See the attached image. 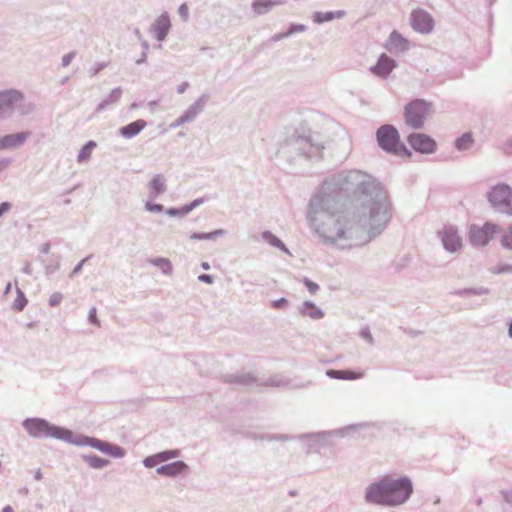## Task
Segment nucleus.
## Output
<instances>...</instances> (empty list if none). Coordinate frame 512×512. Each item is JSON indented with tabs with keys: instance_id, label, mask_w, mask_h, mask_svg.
Instances as JSON below:
<instances>
[{
	"instance_id": "0eeeda50",
	"label": "nucleus",
	"mask_w": 512,
	"mask_h": 512,
	"mask_svg": "<svg viewBox=\"0 0 512 512\" xmlns=\"http://www.w3.org/2000/svg\"><path fill=\"white\" fill-rule=\"evenodd\" d=\"M364 202L370 207V217L374 224H386L390 220V207L386 202L374 201L371 197Z\"/></svg>"
},
{
	"instance_id": "bb28decb",
	"label": "nucleus",
	"mask_w": 512,
	"mask_h": 512,
	"mask_svg": "<svg viewBox=\"0 0 512 512\" xmlns=\"http://www.w3.org/2000/svg\"><path fill=\"white\" fill-rule=\"evenodd\" d=\"M501 243L505 248L512 249V227L503 234Z\"/></svg>"
},
{
	"instance_id": "423d86ee",
	"label": "nucleus",
	"mask_w": 512,
	"mask_h": 512,
	"mask_svg": "<svg viewBox=\"0 0 512 512\" xmlns=\"http://www.w3.org/2000/svg\"><path fill=\"white\" fill-rule=\"evenodd\" d=\"M489 201L494 207H504L512 213V191L508 186H495L489 193Z\"/></svg>"
},
{
	"instance_id": "4c0bfd02",
	"label": "nucleus",
	"mask_w": 512,
	"mask_h": 512,
	"mask_svg": "<svg viewBox=\"0 0 512 512\" xmlns=\"http://www.w3.org/2000/svg\"><path fill=\"white\" fill-rule=\"evenodd\" d=\"M310 316L315 319H319L323 316V313L320 310H315L310 313Z\"/></svg>"
},
{
	"instance_id": "f03ea898",
	"label": "nucleus",
	"mask_w": 512,
	"mask_h": 512,
	"mask_svg": "<svg viewBox=\"0 0 512 512\" xmlns=\"http://www.w3.org/2000/svg\"><path fill=\"white\" fill-rule=\"evenodd\" d=\"M412 490V484L407 478L386 476L367 488L366 500L375 504L399 505L410 497Z\"/></svg>"
},
{
	"instance_id": "a878e982",
	"label": "nucleus",
	"mask_w": 512,
	"mask_h": 512,
	"mask_svg": "<svg viewBox=\"0 0 512 512\" xmlns=\"http://www.w3.org/2000/svg\"><path fill=\"white\" fill-rule=\"evenodd\" d=\"M26 304H27V299H26L25 295L23 294V292L18 290L17 291V297H16V299L13 302V309L15 311L20 312V311H22L24 309Z\"/></svg>"
},
{
	"instance_id": "5701e85b",
	"label": "nucleus",
	"mask_w": 512,
	"mask_h": 512,
	"mask_svg": "<svg viewBox=\"0 0 512 512\" xmlns=\"http://www.w3.org/2000/svg\"><path fill=\"white\" fill-rule=\"evenodd\" d=\"M84 461L92 468L100 469L108 464V460L103 459L97 455H86L83 457Z\"/></svg>"
},
{
	"instance_id": "7ed1b4c3",
	"label": "nucleus",
	"mask_w": 512,
	"mask_h": 512,
	"mask_svg": "<svg viewBox=\"0 0 512 512\" xmlns=\"http://www.w3.org/2000/svg\"><path fill=\"white\" fill-rule=\"evenodd\" d=\"M377 141L379 146L387 151L399 156H411V152L400 141V136L392 125H383L377 130Z\"/></svg>"
},
{
	"instance_id": "c9c22d12",
	"label": "nucleus",
	"mask_w": 512,
	"mask_h": 512,
	"mask_svg": "<svg viewBox=\"0 0 512 512\" xmlns=\"http://www.w3.org/2000/svg\"><path fill=\"white\" fill-rule=\"evenodd\" d=\"M10 208H11V205L8 202H3L2 204H0V217L4 213L8 212L10 210Z\"/></svg>"
},
{
	"instance_id": "4be33fe9",
	"label": "nucleus",
	"mask_w": 512,
	"mask_h": 512,
	"mask_svg": "<svg viewBox=\"0 0 512 512\" xmlns=\"http://www.w3.org/2000/svg\"><path fill=\"white\" fill-rule=\"evenodd\" d=\"M281 1L273 0H255L252 4L254 11L257 14H263L269 11L273 6L280 4Z\"/></svg>"
},
{
	"instance_id": "f257e3e1",
	"label": "nucleus",
	"mask_w": 512,
	"mask_h": 512,
	"mask_svg": "<svg viewBox=\"0 0 512 512\" xmlns=\"http://www.w3.org/2000/svg\"><path fill=\"white\" fill-rule=\"evenodd\" d=\"M27 432L33 437H53L62 439L78 446H91L114 458H121L125 455L123 448L93 437L81 436L73 438L71 431L56 426H51L42 419H27L23 423Z\"/></svg>"
},
{
	"instance_id": "a211bd4d",
	"label": "nucleus",
	"mask_w": 512,
	"mask_h": 512,
	"mask_svg": "<svg viewBox=\"0 0 512 512\" xmlns=\"http://www.w3.org/2000/svg\"><path fill=\"white\" fill-rule=\"evenodd\" d=\"M148 190L151 197H156L166 191V180L163 175H155L148 184Z\"/></svg>"
},
{
	"instance_id": "f8f14e48",
	"label": "nucleus",
	"mask_w": 512,
	"mask_h": 512,
	"mask_svg": "<svg viewBox=\"0 0 512 512\" xmlns=\"http://www.w3.org/2000/svg\"><path fill=\"white\" fill-rule=\"evenodd\" d=\"M23 100V95L17 90H8L0 92V116L14 107L15 104Z\"/></svg>"
},
{
	"instance_id": "9b49d317",
	"label": "nucleus",
	"mask_w": 512,
	"mask_h": 512,
	"mask_svg": "<svg viewBox=\"0 0 512 512\" xmlns=\"http://www.w3.org/2000/svg\"><path fill=\"white\" fill-rule=\"evenodd\" d=\"M321 234L330 241H337L344 237L345 230L343 224L330 217L321 227Z\"/></svg>"
},
{
	"instance_id": "4468645a",
	"label": "nucleus",
	"mask_w": 512,
	"mask_h": 512,
	"mask_svg": "<svg viewBox=\"0 0 512 512\" xmlns=\"http://www.w3.org/2000/svg\"><path fill=\"white\" fill-rule=\"evenodd\" d=\"M177 456V451H164L146 457L143 461V464L148 468H152L170 459L176 458Z\"/></svg>"
},
{
	"instance_id": "412c9836",
	"label": "nucleus",
	"mask_w": 512,
	"mask_h": 512,
	"mask_svg": "<svg viewBox=\"0 0 512 512\" xmlns=\"http://www.w3.org/2000/svg\"><path fill=\"white\" fill-rule=\"evenodd\" d=\"M327 375L336 379L355 380L361 378L363 374L350 370H329L327 371Z\"/></svg>"
},
{
	"instance_id": "aec40b11",
	"label": "nucleus",
	"mask_w": 512,
	"mask_h": 512,
	"mask_svg": "<svg viewBox=\"0 0 512 512\" xmlns=\"http://www.w3.org/2000/svg\"><path fill=\"white\" fill-rule=\"evenodd\" d=\"M146 125L147 123L144 120L139 119L122 127L120 133L125 138H131L139 134L146 127Z\"/></svg>"
},
{
	"instance_id": "c756f323",
	"label": "nucleus",
	"mask_w": 512,
	"mask_h": 512,
	"mask_svg": "<svg viewBox=\"0 0 512 512\" xmlns=\"http://www.w3.org/2000/svg\"><path fill=\"white\" fill-rule=\"evenodd\" d=\"M145 207L150 212H161L163 210V206L162 205H160V204H153L151 202H147Z\"/></svg>"
},
{
	"instance_id": "f704fd0d",
	"label": "nucleus",
	"mask_w": 512,
	"mask_h": 512,
	"mask_svg": "<svg viewBox=\"0 0 512 512\" xmlns=\"http://www.w3.org/2000/svg\"><path fill=\"white\" fill-rule=\"evenodd\" d=\"M189 211H190V206H186L185 208H183V209H182V210H180V211H177V210H174V209H170V210L168 211V214H170V215H176V214H179V213H180V214H188V213H189Z\"/></svg>"
},
{
	"instance_id": "c03bdc74",
	"label": "nucleus",
	"mask_w": 512,
	"mask_h": 512,
	"mask_svg": "<svg viewBox=\"0 0 512 512\" xmlns=\"http://www.w3.org/2000/svg\"><path fill=\"white\" fill-rule=\"evenodd\" d=\"M56 303V299L51 300V305H54Z\"/></svg>"
},
{
	"instance_id": "dca6fc26",
	"label": "nucleus",
	"mask_w": 512,
	"mask_h": 512,
	"mask_svg": "<svg viewBox=\"0 0 512 512\" xmlns=\"http://www.w3.org/2000/svg\"><path fill=\"white\" fill-rule=\"evenodd\" d=\"M409 42L397 31H393L388 39L387 47L390 51H405Z\"/></svg>"
},
{
	"instance_id": "ea45409f",
	"label": "nucleus",
	"mask_w": 512,
	"mask_h": 512,
	"mask_svg": "<svg viewBox=\"0 0 512 512\" xmlns=\"http://www.w3.org/2000/svg\"><path fill=\"white\" fill-rule=\"evenodd\" d=\"M63 61H64V65H68L70 62V57L69 56L64 57Z\"/></svg>"
},
{
	"instance_id": "c85d7f7f",
	"label": "nucleus",
	"mask_w": 512,
	"mask_h": 512,
	"mask_svg": "<svg viewBox=\"0 0 512 512\" xmlns=\"http://www.w3.org/2000/svg\"><path fill=\"white\" fill-rule=\"evenodd\" d=\"M314 19L318 23H322V22H325V21H330V20L333 19V14L332 13H325V14L317 13L315 15Z\"/></svg>"
},
{
	"instance_id": "6e6552de",
	"label": "nucleus",
	"mask_w": 512,
	"mask_h": 512,
	"mask_svg": "<svg viewBox=\"0 0 512 512\" xmlns=\"http://www.w3.org/2000/svg\"><path fill=\"white\" fill-rule=\"evenodd\" d=\"M439 236L444 248L449 252H457L463 247L462 237L454 227H444L443 230L439 232Z\"/></svg>"
},
{
	"instance_id": "58836bf2",
	"label": "nucleus",
	"mask_w": 512,
	"mask_h": 512,
	"mask_svg": "<svg viewBox=\"0 0 512 512\" xmlns=\"http://www.w3.org/2000/svg\"><path fill=\"white\" fill-rule=\"evenodd\" d=\"M3 512H14V510L11 506L7 505L3 508Z\"/></svg>"
},
{
	"instance_id": "ddd939ff",
	"label": "nucleus",
	"mask_w": 512,
	"mask_h": 512,
	"mask_svg": "<svg viewBox=\"0 0 512 512\" xmlns=\"http://www.w3.org/2000/svg\"><path fill=\"white\" fill-rule=\"evenodd\" d=\"M29 136V132H20L0 137V150L17 148L23 145Z\"/></svg>"
},
{
	"instance_id": "79ce46f5",
	"label": "nucleus",
	"mask_w": 512,
	"mask_h": 512,
	"mask_svg": "<svg viewBox=\"0 0 512 512\" xmlns=\"http://www.w3.org/2000/svg\"><path fill=\"white\" fill-rule=\"evenodd\" d=\"M203 267H204L205 269H208V267H209V266H208V264H207V263H203Z\"/></svg>"
},
{
	"instance_id": "1a4fd4ad",
	"label": "nucleus",
	"mask_w": 512,
	"mask_h": 512,
	"mask_svg": "<svg viewBox=\"0 0 512 512\" xmlns=\"http://www.w3.org/2000/svg\"><path fill=\"white\" fill-rule=\"evenodd\" d=\"M408 142L412 148L420 153H432L436 150V142L422 133L409 135Z\"/></svg>"
},
{
	"instance_id": "39448f33",
	"label": "nucleus",
	"mask_w": 512,
	"mask_h": 512,
	"mask_svg": "<svg viewBox=\"0 0 512 512\" xmlns=\"http://www.w3.org/2000/svg\"><path fill=\"white\" fill-rule=\"evenodd\" d=\"M498 232V227L492 223L483 226L472 225L469 230L470 242L475 246H485Z\"/></svg>"
},
{
	"instance_id": "e433bc0d",
	"label": "nucleus",
	"mask_w": 512,
	"mask_h": 512,
	"mask_svg": "<svg viewBox=\"0 0 512 512\" xmlns=\"http://www.w3.org/2000/svg\"><path fill=\"white\" fill-rule=\"evenodd\" d=\"M198 279L200 281L206 282L208 284L212 283V277L210 275H207V274L200 275L198 277Z\"/></svg>"
},
{
	"instance_id": "f3484780",
	"label": "nucleus",
	"mask_w": 512,
	"mask_h": 512,
	"mask_svg": "<svg viewBox=\"0 0 512 512\" xmlns=\"http://www.w3.org/2000/svg\"><path fill=\"white\" fill-rule=\"evenodd\" d=\"M395 67L394 60L386 55H382L378 63L373 67V72L378 76H387Z\"/></svg>"
},
{
	"instance_id": "a18cd8bd",
	"label": "nucleus",
	"mask_w": 512,
	"mask_h": 512,
	"mask_svg": "<svg viewBox=\"0 0 512 512\" xmlns=\"http://www.w3.org/2000/svg\"><path fill=\"white\" fill-rule=\"evenodd\" d=\"M506 271H512V267H510V266H509V267H507V268H506Z\"/></svg>"
},
{
	"instance_id": "cd10ccee",
	"label": "nucleus",
	"mask_w": 512,
	"mask_h": 512,
	"mask_svg": "<svg viewBox=\"0 0 512 512\" xmlns=\"http://www.w3.org/2000/svg\"><path fill=\"white\" fill-rule=\"evenodd\" d=\"M265 237L269 238L270 243L273 244L274 246L281 248L284 251H287V249L285 248L284 244L282 243V241L280 239H278L275 236L270 235V234L269 235L266 234Z\"/></svg>"
},
{
	"instance_id": "72a5a7b5",
	"label": "nucleus",
	"mask_w": 512,
	"mask_h": 512,
	"mask_svg": "<svg viewBox=\"0 0 512 512\" xmlns=\"http://www.w3.org/2000/svg\"><path fill=\"white\" fill-rule=\"evenodd\" d=\"M89 319L90 321L95 324V325H99V321H98V318H97V315H96V309L95 308H92L89 312Z\"/></svg>"
},
{
	"instance_id": "2f4dec72",
	"label": "nucleus",
	"mask_w": 512,
	"mask_h": 512,
	"mask_svg": "<svg viewBox=\"0 0 512 512\" xmlns=\"http://www.w3.org/2000/svg\"><path fill=\"white\" fill-rule=\"evenodd\" d=\"M179 14L184 20H187L189 17V7L186 4L181 5L179 7Z\"/></svg>"
},
{
	"instance_id": "2eb2a0df",
	"label": "nucleus",
	"mask_w": 512,
	"mask_h": 512,
	"mask_svg": "<svg viewBox=\"0 0 512 512\" xmlns=\"http://www.w3.org/2000/svg\"><path fill=\"white\" fill-rule=\"evenodd\" d=\"M170 19L167 14H162L153 25V32L157 40H164L170 29Z\"/></svg>"
},
{
	"instance_id": "473e14b6",
	"label": "nucleus",
	"mask_w": 512,
	"mask_h": 512,
	"mask_svg": "<svg viewBox=\"0 0 512 512\" xmlns=\"http://www.w3.org/2000/svg\"><path fill=\"white\" fill-rule=\"evenodd\" d=\"M156 265H160L165 272L171 271V265L168 261L160 259L157 262H155Z\"/></svg>"
},
{
	"instance_id": "7c9ffc66",
	"label": "nucleus",
	"mask_w": 512,
	"mask_h": 512,
	"mask_svg": "<svg viewBox=\"0 0 512 512\" xmlns=\"http://www.w3.org/2000/svg\"><path fill=\"white\" fill-rule=\"evenodd\" d=\"M304 284L312 294H315L319 289V286L316 283L310 281L309 279H305Z\"/></svg>"
},
{
	"instance_id": "b1692460",
	"label": "nucleus",
	"mask_w": 512,
	"mask_h": 512,
	"mask_svg": "<svg viewBox=\"0 0 512 512\" xmlns=\"http://www.w3.org/2000/svg\"><path fill=\"white\" fill-rule=\"evenodd\" d=\"M96 146L95 142L89 141L86 145H84L79 152L78 161L82 162L88 160L91 156L92 149Z\"/></svg>"
},
{
	"instance_id": "a19ab883",
	"label": "nucleus",
	"mask_w": 512,
	"mask_h": 512,
	"mask_svg": "<svg viewBox=\"0 0 512 512\" xmlns=\"http://www.w3.org/2000/svg\"><path fill=\"white\" fill-rule=\"evenodd\" d=\"M509 335L512 337V322L509 325Z\"/></svg>"
},
{
	"instance_id": "393cba45",
	"label": "nucleus",
	"mask_w": 512,
	"mask_h": 512,
	"mask_svg": "<svg viewBox=\"0 0 512 512\" xmlns=\"http://www.w3.org/2000/svg\"><path fill=\"white\" fill-rule=\"evenodd\" d=\"M473 143L472 136L468 133L463 134L459 139L456 141V147L459 150H465L468 149Z\"/></svg>"
},
{
	"instance_id": "37998d69",
	"label": "nucleus",
	"mask_w": 512,
	"mask_h": 512,
	"mask_svg": "<svg viewBox=\"0 0 512 512\" xmlns=\"http://www.w3.org/2000/svg\"><path fill=\"white\" fill-rule=\"evenodd\" d=\"M56 303V299L51 300V305H54Z\"/></svg>"
},
{
	"instance_id": "6ab92c4d",
	"label": "nucleus",
	"mask_w": 512,
	"mask_h": 512,
	"mask_svg": "<svg viewBox=\"0 0 512 512\" xmlns=\"http://www.w3.org/2000/svg\"><path fill=\"white\" fill-rule=\"evenodd\" d=\"M186 468L187 466L183 462L176 461L159 467L157 473L165 476H175L182 473Z\"/></svg>"
},
{
	"instance_id": "20e7f679",
	"label": "nucleus",
	"mask_w": 512,
	"mask_h": 512,
	"mask_svg": "<svg viewBox=\"0 0 512 512\" xmlns=\"http://www.w3.org/2000/svg\"><path fill=\"white\" fill-rule=\"evenodd\" d=\"M432 113L431 103L415 99L409 102L404 109L405 123L415 129L424 125L426 118Z\"/></svg>"
},
{
	"instance_id": "9d476101",
	"label": "nucleus",
	"mask_w": 512,
	"mask_h": 512,
	"mask_svg": "<svg viewBox=\"0 0 512 512\" xmlns=\"http://www.w3.org/2000/svg\"><path fill=\"white\" fill-rule=\"evenodd\" d=\"M411 25L420 33H429L433 29V19L424 10H414L411 15Z\"/></svg>"
}]
</instances>
